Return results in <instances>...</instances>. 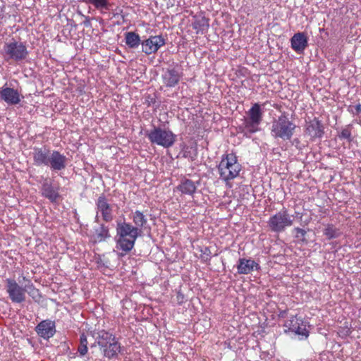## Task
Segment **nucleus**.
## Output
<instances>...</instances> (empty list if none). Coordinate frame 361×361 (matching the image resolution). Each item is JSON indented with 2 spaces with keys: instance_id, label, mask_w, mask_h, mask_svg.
Instances as JSON below:
<instances>
[{
  "instance_id": "1",
  "label": "nucleus",
  "mask_w": 361,
  "mask_h": 361,
  "mask_svg": "<svg viewBox=\"0 0 361 361\" xmlns=\"http://www.w3.org/2000/svg\"><path fill=\"white\" fill-rule=\"evenodd\" d=\"M24 286H20L13 279H6V292L10 300L14 303H22L26 299L27 293L35 301H39L41 294L35 288L32 281L25 276H22Z\"/></svg>"
},
{
  "instance_id": "2",
  "label": "nucleus",
  "mask_w": 361,
  "mask_h": 361,
  "mask_svg": "<svg viewBox=\"0 0 361 361\" xmlns=\"http://www.w3.org/2000/svg\"><path fill=\"white\" fill-rule=\"evenodd\" d=\"M116 230V249L121 251L120 256H124L134 247L141 230L125 221L117 222Z\"/></svg>"
},
{
  "instance_id": "3",
  "label": "nucleus",
  "mask_w": 361,
  "mask_h": 361,
  "mask_svg": "<svg viewBox=\"0 0 361 361\" xmlns=\"http://www.w3.org/2000/svg\"><path fill=\"white\" fill-rule=\"evenodd\" d=\"M217 168L220 178L226 183L238 176L242 169L233 153L224 154Z\"/></svg>"
},
{
  "instance_id": "4",
  "label": "nucleus",
  "mask_w": 361,
  "mask_h": 361,
  "mask_svg": "<svg viewBox=\"0 0 361 361\" xmlns=\"http://www.w3.org/2000/svg\"><path fill=\"white\" fill-rule=\"evenodd\" d=\"M295 127L286 116L281 115L272 122L271 134L274 138L288 140L292 137Z\"/></svg>"
},
{
  "instance_id": "5",
  "label": "nucleus",
  "mask_w": 361,
  "mask_h": 361,
  "mask_svg": "<svg viewBox=\"0 0 361 361\" xmlns=\"http://www.w3.org/2000/svg\"><path fill=\"white\" fill-rule=\"evenodd\" d=\"M294 216L290 214L287 209H283L272 215L267 221V225L271 231L282 233L286 228L293 226Z\"/></svg>"
},
{
  "instance_id": "6",
  "label": "nucleus",
  "mask_w": 361,
  "mask_h": 361,
  "mask_svg": "<svg viewBox=\"0 0 361 361\" xmlns=\"http://www.w3.org/2000/svg\"><path fill=\"white\" fill-rule=\"evenodd\" d=\"M147 136L152 144L164 148L171 147L176 141V135L168 128L154 127L147 133Z\"/></svg>"
},
{
  "instance_id": "7",
  "label": "nucleus",
  "mask_w": 361,
  "mask_h": 361,
  "mask_svg": "<svg viewBox=\"0 0 361 361\" xmlns=\"http://www.w3.org/2000/svg\"><path fill=\"white\" fill-rule=\"evenodd\" d=\"M262 121V111L258 103L254 104L247 111V117L245 119L244 129L245 133H255L259 130V126Z\"/></svg>"
},
{
  "instance_id": "8",
  "label": "nucleus",
  "mask_w": 361,
  "mask_h": 361,
  "mask_svg": "<svg viewBox=\"0 0 361 361\" xmlns=\"http://www.w3.org/2000/svg\"><path fill=\"white\" fill-rule=\"evenodd\" d=\"M4 50L6 56L17 61L24 60L28 55L26 46L23 42L16 40L6 43Z\"/></svg>"
},
{
  "instance_id": "9",
  "label": "nucleus",
  "mask_w": 361,
  "mask_h": 361,
  "mask_svg": "<svg viewBox=\"0 0 361 361\" xmlns=\"http://www.w3.org/2000/svg\"><path fill=\"white\" fill-rule=\"evenodd\" d=\"M97 215L95 220L98 219V214H101L102 219L106 222L113 220V209L104 195L98 197L96 202Z\"/></svg>"
},
{
  "instance_id": "10",
  "label": "nucleus",
  "mask_w": 361,
  "mask_h": 361,
  "mask_svg": "<svg viewBox=\"0 0 361 361\" xmlns=\"http://www.w3.org/2000/svg\"><path fill=\"white\" fill-rule=\"evenodd\" d=\"M142 51L149 55L156 53L160 47L165 44V39L161 35L151 36L141 42Z\"/></svg>"
},
{
  "instance_id": "11",
  "label": "nucleus",
  "mask_w": 361,
  "mask_h": 361,
  "mask_svg": "<svg viewBox=\"0 0 361 361\" xmlns=\"http://www.w3.org/2000/svg\"><path fill=\"white\" fill-rule=\"evenodd\" d=\"M0 98L8 105H16L23 97L18 90L9 87L6 84L0 90Z\"/></svg>"
},
{
  "instance_id": "12",
  "label": "nucleus",
  "mask_w": 361,
  "mask_h": 361,
  "mask_svg": "<svg viewBox=\"0 0 361 361\" xmlns=\"http://www.w3.org/2000/svg\"><path fill=\"white\" fill-rule=\"evenodd\" d=\"M35 331L44 339H49L56 333L55 322L50 319L43 320L37 325Z\"/></svg>"
},
{
  "instance_id": "13",
  "label": "nucleus",
  "mask_w": 361,
  "mask_h": 361,
  "mask_svg": "<svg viewBox=\"0 0 361 361\" xmlns=\"http://www.w3.org/2000/svg\"><path fill=\"white\" fill-rule=\"evenodd\" d=\"M67 158L59 151L52 150L49 156L48 164L53 171H61L66 167Z\"/></svg>"
},
{
  "instance_id": "14",
  "label": "nucleus",
  "mask_w": 361,
  "mask_h": 361,
  "mask_svg": "<svg viewBox=\"0 0 361 361\" xmlns=\"http://www.w3.org/2000/svg\"><path fill=\"white\" fill-rule=\"evenodd\" d=\"M260 266L255 260L246 258H240L237 264L239 274H248L254 270H259Z\"/></svg>"
},
{
  "instance_id": "15",
  "label": "nucleus",
  "mask_w": 361,
  "mask_h": 361,
  "mask_svg": "<svg viewBox=\"0 0 361 361\" xmlns=\"http://www.w3.org/2000/svg\"><path fill=\"white\" fill-rule=\"evenodd\" d=\"M291 48L297 53H302L308 46L307 37L305 32H297L290 39Z\"/></svg>"
},
{
  "instance_id": "16",
  "label": "nucleus",
  "mask_w": 361,
  "mask_h": 361,
  "mask_svg": "<svg viewBox=\"0 0 361 361\" xmlns=\"http://www.w3.org/2000/svg\"><path fill=\"white\" fill-rule=\"evenodd\" d=\"M51 151L47 148L35 147L33 149V161L36 166H47Z\"/></svg>"
},
{
  "instance_id": "17",
  "label": "nucleus",
  "mask_w": 361,
  "mask_h": 361,
  "mask_svg": "<svg viewBox=\"0 0 361 361\" xmlns=\"http://www.w3.org/2000/svg\"><path fill=\"white\" fill-rule=\"evenodd\" d=\"M164 84L167 87L176 86L180 78L179 72L175 69H169L162 75Z\"/></svg>"
},
{
  "instance_id": "18",
  "label": "nucleus",
  "mask_w": 361,
  "mask_h": 361,
  "mask_svg": "<svg viewBox=\"0 0 361 361\" xmlns=\"http://www.w3.org/2000/svg\"><path fill=\"white\" fill-rule=\"evenodd\" d=\"M307 132L312 137H321L324 134V127L318 119L314 118L308 123Z\"/></svg>"
},
{
  "instance_id": "19",
  "label": "nucleus",
  "mask_w": 361,
  "mask_h": 361,
  "mask_svg": "<svg viewBox=\"0 0 361 361\" xmlns=\"http://www.w3.org/2000/svg\"><path fill=\"white\" fill-rule=\"evenodd\" d=\"M110 237L111 235L109 233V227L104 224L99 225V227L94 228V230L92 238L95 243L104 242Z\"/></svg>"
},
{
  "instance_id": "20",
  "label": "nucleus",
  "mask_w": 361,
  "mask_h": 361,
  "mask_svg": "<svg viewBox=\"0 0 361 361\" xmlns=\"http://www.w3.org/2000/svg\"><path fill=\"white\" fill-rule=\"evenodd\" d=\"M176 189L182 194L192 195L197 189L195 183L190 179H184L177 186Z\"/></svg>"
},
{
  "instance_id": "21",
  "label": "nucleus",
  "mask_w": 361,
  "mask_h": 361,
  "mask_svg": "<svg viewBox=\"0 0 361 361\" xmlns=\"http://www.w3.org/2000/svg\"><path fill=\"white\" fill-rule=\"evenodd\" d=\"M42 194L51 202H55L59 196L57 189L54 188L52 184L47 181L42 184Z\"/></svg>"
},
{
  "instance_id": "22",
  "label": "nucleus",
  "mask_w": 361,
  "mask_h": 361,
  "mask_svg": "<svg viewBox=\"0 0 361 361\" xmlns=\"http://www.w3.org/2000/svg\"><path fill=\"white\" fill-rule=\"evenodd\" d=\"M120 348L119 343L115 340L107 344V347L102 348V350L104 356L111 359L117 355Z\"/></svg>"
},
{
  "instance_id": "23",
  "label": "nucleus",
  "mask_w": 361,
  "mask_h": 361,
  "mask_svg": "<svg viewBox=\"0 0 361 361\" xmlns=\"http://www.w3.org/2000/svg\"><path fill=\"white\" fill-rule=\"evenodd\" d=\"M125 41L127 46L131 49L137 48L141 43L139 35L134 32L125 33Z\"/></svg>"
},
{
  "instance_id": "24",
  "label": "nucleus",
  "mask_w": 361,
  "mask_h": 361,
  "mask_svg": "<svg viewBox=\"0 0 361 361\" xmlns=\"http://www.w3.org/2000/svg\"><path fill=\"white\" fill-rule=\"evenodd\" d=\"M115 340V336H113V334L104 331H102L99 333V336L97 338V344L102 349V348L107 347V344L110 343L111 342Z\"/></svg>"
},
{
  "instance_id": "25",
  "label": "nucleus",
  "mask_w": 361,
  "mask_h": 361,
  "mask_svg": "<svg viewBox=\"0 0 361 361\" xmlns=\"http://www.w3.org/2000/svg\"><path fill=\"white\" fill-rule=\"evenodd\" d=\"M192 27L197 33H203L209 27L208 19L205 17L196 18L192 23Z\"/></svg>"
},
{
  "instance_id": "26",
  "label": "nucleus",
  "mask_w": 361,
  "mask_h": 361,
  "mask_svg": "<svg viewBox=\"0 0 361 361\" xmlns=\"http://www.w3.org/2000/svg\"><path fill=\"white\" fill-rule=\"evenodd\" d=\"M131 219H133V221L135 224V227H137L139 229L140 228L143 227L147 224V218L143 214L142 212H141L139 210H136L135 212H133L131 214Z\"/></svg>"
},
{
  "instance_id": "27",
  "label": "nucleus",
  "mask_w": 361,
  "mask_h": 361,
  "mask_svg": "<svg viewBox=\"0 0 361 361\" xmlns=\"http://www.w3.org/2000/svg\"><path fill=\"white\" fill-rule=\"evenodd\" d=\"M302 319L301 318L297 317V316H291L288 319L285 321L283 324L286 328L285 331H292L293 332L295 329H296L297 326L299 324H302Z\"/></svg>"
},
{
  "instance_id": "28",
  "label": "nucleus",
  "mask_w": 361,
  "mask_h": 361,
  "mask_svg": "<svg viewBox=\"0 0 361 361\" xmlns=\"http://www.w3.org/2000/svg\"><path fill=\"white\" fill-rule=\"evenodd\" d=\"M87 4H89L99 11H108L110 9L111 4L109 0H84Z\"/></svg>"
},
{
  "instance_id": "29",
  "label": "nucleus",
  "mask_w": 361,
  "mask_h": 361,
  "mask_svg": "<svg viewBox=\"0 0 361 361\" xmlns=\"http://www.w3.org/2000/svg\"><path fill=\"white\" fill-rule=\"evenodd\" d=\"M324 234L329 240H331L339 237L341 233L334 225L328 224L324 230Z\"/></svg>"
},
{
  "instance_id": "30",
  "label": "nucleus",
  "mask_w": 361,
  "mask_h": 361,
  "mask_svg": "<svg viewBox=\"0 0 361 361\" xmlns=\"http://www.w3.org/2000/svg\"><path fill=\"white\" fill-rule=\"evenodd\" d=\"M87 336L82 334L80 336V345L78 349L81 356H84L87 353Z\"/></svg>"
},
{
  "instance_id": "31",
  "label": "nucleus",
  "mask_w": 361,
  "mask_h": 361,
  "mask_svg": "<svg viewBox=\"0 0 361 361\" xmlns=\"http://www.w3.org/2000/svg\"><path fill=\"white\" fill-rule=\"evenodd\" d=\"M295 334L300 336L301 338H307L309 336V331L306 329V325L302 321V324L297 326L296 329L293 331Z\"/></svg>"
},
{
  "instance_id": "32",
  "label": "nucleus",
  "mask_w": 361,
  "mask_h": 361,
  "mask_svg": "<svg viewBox=\"0 0 361 361\" xmlns=\"http://www.w3.org/2000/svg\"><path fill=\"white\" fill-rule=\"evenodd\" d=\"M338 137L340 139H345L348 141H350L351 140V126H347L343 129H342Z\"/></svg>"
},
{
  "instance_id": "33",
  "label": "nucleus",
  "mask_w": 361,
  "mask_h": 361,
  "mask_svg": "<svg viewBox=\"0 0 361 361\" xmlns=\"http://www.w3.org/2000/svg\"><path fill=\"white\" fill-rule=\"evenodd\" d=\"M295 231L296 233V237H299L300 235L301 237H305V235H306V231L302 229V228H295Z\"/></svg>"
},
{
  "instance_id": "34",
  "label": "nucleus",
  "mask_w": 361,
  "mask_h": 361,
  "mask_svg": "<svg viewBox=\"0 0 361 361\" xmlns=\"http://www.w3.org/2000/svg\"><path fill=\"white\" fill-rule=\"evenodd\" d=\"M352 111L353 114L359 115L361 113V104H358L353 106Z\"/></svg>"
}]
</instances>
